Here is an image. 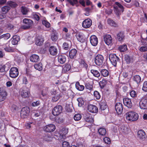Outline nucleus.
<instances>
[{
    "label": "nucleus",
    "mask_w": 147,
    "mask_h": 147,
    "mask_svg": "<svg viewBox=\"0 0 147 147\" xmlns=\"http://www.w3.org/2000/svg\"><path fill=\"white\" fill-rule=\"evenodd\" d=\"M71 5L73 6L75 4H76L78 3L77 0H67Z\"/></svg>",
    "instance_id": "5fc2aeb1"
},
{
    "label": "nucleus",
    "mask_w": 147,
    "mask_h": 147,
    "mask_svg": "<svg viewBox=\"0 0 147 147\" xmlns=\"http://www.w3.org/2000/svg\"><path fill=\"white\" fill-rule=\"evenodd\" d=\"M99 134L102 136L105 135L106 133V129L103 128H100L98 130Z\"/></svg>",
    "instance_id": "f704fd0d"
},
{
    "label": "nucleus",
    "mask_w": 147,
    "mask_h": 147,
    "mask_svg": "<svg viewBox=\"0 0 147 147\" xmlns=\"http://www.w3.org/2000/svg\"><path fill=\"white\" fill-rule=\"evenodd\" d=\"M21 12L24 15H27L29 11L28 8L25 6H22L21 8Z\"/></svg>",
    "instance_id": "c85d7f7f"
},
{
    "label": "nucleus",
    "mask_w": 147,
    "mask_h": 147,
    "mask_svg": "<svg viewBox=\"0 0 147 147\" xmlns=\"http://www.w3.org/2000/svg\"><path fill=\"white\" fill-rule=\"evenodd\" d=\"M82 116L80 114H77L75 115L74 117V119L75 121H78L80 120Z\"/></svg>",
    "instance_id": "3c124183"
},
{
    "label": "nucleus",
    "mask_w": 147,
    "mask_h": 147,
    "mask_svg": "<svg viewBox=\"0 0 147 147\" xmlns=\"http://www.w3.org/2000/svg\"><path fill=\"white\" fill-rule=\"evenodd\" d=\"M30 59L31 61L33 62H36L39 60L38 56L36 54L32 55L30 57Z\"/></svg>",
    "instance_id": "5701e85b"
},
{
    "label": "nucleus",
    "mask_w": 147,
    "mask_h": 147,
    "mask_svg": "<svg viewBox=\"0 0 147 147\" xmlns=\"http://www.w3.org/2000/svg\"><path fill=\"white\" fill-rule=\"evenodd\" d=\"M92 86L88 83L86 85V88L88 89L91 90L92 89Z\"/></svg>",
    "instance_id": "338daca9"
},
{
    "label": "nucleus",
    "mask_w": 147,
    "mask_h": 147,
    "mask_svg": "<svg viewBox=\"0 0 147 147\" xmlns=\"http://www.w3.org/2000/svg\"><path fill=\"white\" fill-rule=\"evenodd\" d=\"M34 68L38 71H41L42 69V65L41 63L36 64L34 65Z\"/></svg>",
    "instance_id": "a19ab883"
},
{
    "label": "nucleus",
    "mask_w": 147,
    "mask_h": 147,
    "mask_svg": "<svg viewBox=\"0 0 147 147\" xmlns=\"http://www.w3.org/2000/svg\"><path fill=\"white\" fill-rule=\"evenodd\" d=\"M32 15L33 18L36 20L38 21L40 19V15L39 14L33 13Z\"/></svg>",
    "instance_id": "864d4df0"
},
{
    "label": "nucleus",
    "mask_w": 147,
    "mask_h": 147,
    "mask_svg": "<svg viewBox=\"0 0 147 147\" xmlns=\"http://www.w3.org/2000/svg\"><path fill=\"white\" fill-rule=\"evenodd\" d=\"M109 57L111 63L114 66L116 67L117 63L119 61V58L115 54H110L109 55Z\"/></svg>",
    "instance_id": "f03ea898"
},
{
    "label": "nucleus",
    "mask_w": 147,
    "mask_h": 147,
    "mask_svg": "<svg viewBox=\"0 0 147 147\" xmlns=\"http://www.w3.org/2000/svg\"><path fill=\"white\" fill-rule=\"evenodd\" d=\"M121 131L124 133L127 134L128 133L129 131V129L125 127V126L123 125H122L120 127Z\"/></svg>",
    "instance_id": "58836bf2"
},
{
    "label": "nucleus",
    "mask_w": 147,
    "mask_h": 147,
    "mask_svg": "<svg viewBox=\"0 0 147 147\" xmlns=\"http://www.w3.org/2000/svg\"><path fill=\"white\" fill-rule=\"evenodd\" d=\"M117 38L119 41H121L124 39L125 36L123 33L120 32L117 34Z\"/></svg>",
    "instance_id": "bb28decb"
},
{
    "label": "nucleus",
    "mask_w": 147,
    "mask_h": 147,
    "mask_svg": "<svg viewBox=\"0 0 147 147\" xmlns=\"http://www.w3.org/2000/svg\"><path fill=\"white\" fill-rule=\"evenodd\" d=\"M72 106L71 105V102L69 104L67 103L65 107V110L67 112H71L72 111Z\"/></svg>",
    "instance_id": "7c9ffc66"
},
{
    "label": "nucleus",
    "mask_w": 147,
    "mask_h": 147,
    "mask_svg": "<svg viewBox=\"0 0 147 147\" xmlns=\"http://www.w3.org/2000/svg\"><path fill=\"white\" fill-rule=\"evenodd\" d=\"M76 89L79 91H82L84 90V87L82 85H80L78 82H77L76 84Z\"/></svg>",
    "instance_id": "72a5a7b5"
},
{
    "label": "nucleus",
    "mask_w": 147,
    "mask_h": 147,
    "mask_svg": "<svg viewBox=\"0 0 147 147\" xmlns=\"http://www.w3.org/2000/svg\"><path fill=\"white\" fill-rule=\"evenodd\" d=\"M141 80V79L140 76L138 75H136L134 76L133 78L134 80L136 82L137 84H138L140 82Z\"/></svg>",
    "instance_id": "c03bdc74"
},
{
    "label": "nucleus",
    "mask_w": 147,
    "mask_h": 147,
    "mask_svg": "<svg viewBox=\"0 0 147 147\" xmlns=\"http://www.w3.org/2000/svg\"><path fill=\"white\" fill-rule=\"evenodd\" d=\"M115 4L118 7L121 9V11L122 12L124 11V7L123 6L121 5L120 4L117 2H115Z\"/></svg>",
    "instance_id": "052dcab7"
},
{
    "label": "nucleus",
    "mask_w": 147,
    "mask_h": 147,
    "mask_svg": "<svg viewBox=\"0 0 147 147\" xmlns=\"http://www.w3.org/2000/svg\"><path fill=\"white\" fill-rule=\"evenodd\" d=\"M114 10L115 14L118 16H119L121 14V9H119L117 6H114Z\"/></svg>",
    "instance_id": "2f4dec72"
},
{
    "label": "nucleus",
    "mask_w": 147,
    "mask_h": 147,
    "mask_svg": "<svg viewBox=\"0 0 147 147\" xmlns=\"http://www.w3.org/2000/svg\"><path fill=\"white\" fill-rule=\"evenodd\" d=\"M104 40L106 44L109 45L112 42L113 39L111 36L109 34H106L104 36Z\"/></svg>",
    "instance_id": "9d476101"
},
{
    "label": "nucleus",
    "mask_w": 147,
    "mask_h": 147,
    "mask_svg": "<svg viewBox=\"0 0 147 147\" xmlns=\"http://www.w3.org/2000/svg\"><path fill=\"white\" fill-rule=\"evenodd\" d=\"M3 65L6 71H7L11 67V65L10 63L8 62Z\"/></svg>",
    "instance_id": "bf43d9fd"
},
{
    "label": "nucleus",
    "mask_w": 147,
    "mask_h": 147,
    "mask_svg": "<svg viewBox=\"0 0 147 147\" xmlns=\"http://www.w3.org/2000/svg\"><path fill=\"white\" fill-rule=\"evenodd\" d=\"M62 110V108L61 106H57L53 109L52 113L55 116H57L61 113Z\"/></svg>",
    "instance_id": "39448f33"
},
{
    "label": "nucleus",
    "mask_w": 147,
    "mask_h": 147,
    "mask_svg": "<svg viewBox=\"0 0 147 147\" xmlns=\"http://www.w3.org/2000/svg\"><path fill=\"white\" fill-rule=\"evenodd\" d=\"M103 60V56L100 55H98L95 58V62L96 65L100 66L102 65Z\"/></svg>",
    "instance_id": "423d86ee"
},
{
    "label": "nucleus",
    "mask_w": 147,
    "mask_h": 147,
    "mask_svg": "<svg viewBox=\"0 0 147 147\" xmlns=\"http://www.w3.org/2000/svg\"><path fill=\"white\" fill-rule=\"evenodd\" d=\"M19 74L18 69L16 67H12L10 69L9 71V76L12 78L17 77Z\"/></svg>",
    "instance_id": "20e7f679"
},
{
    "label": "nucleus",
    "mask_w": 147,
    "mask_h": 147,
    "mask_svg": "<svg viewBox=\"0 0 147 147\" xmlns=\"http://www.w3.org/2000/svg\"><path fill=\"white\" fill-rule=\"evenodd\" d=\"M52 94L53 95L52 97V100L53 102L57 101L60 98L59 93H57L56 90L52 91Z\"/></svg>",
    "instance_id": "f8f14e48"
},
{
    "label": "nucleus",
    "mask_w": 147,
    "mask_h": 147,
    "mask_svg": "<svg viewBox=\"0 0 147 147\" xmlns=\"http://www.w3.org/2000/svg\"><path fill=\"white\" fill-rule=\"evenodd\" d=\"M103 140L105 143L108 144H109L110 143V140L109 138L107 137H106L104 138Z\"/></svg>",
    "instance_id": "69168bd1"
},
{
    "label": "nucleus",
    "mask_w": 147,
    "mask_h": 147,
    "mask_svg": "<svg viewBox=\"0 0 147 147\" xmlns=\"http://www.w3.org/2000/svg\"><path fill=\"white\" fill-rule=\"evenodd\" d=\"M11 46V43H9L8 45V47H5L4 49L5 51L7 52H13L14 51V49L10 47Z\"/></svg>",
    "instance_id": "37998d69"
},
{
    "label": "nucleus",
    "mask_w": 147,
    "mask_h": 147,
    "mask_svg": "<svg viewBox=\"0 0 147 147\" xmlns=\"http://www.w3.org/2000/svg\"><path fill=\"white\" fill-rule=\"evenodd\" d=\"M77 53V51L75 49H73L69 52V57L71 59H74Z\"/></svg>",
    "instance_id": "b1692460"
},
{
    "label": "nucleus",
    "mask_w": 147,
    "mask_h": 147,
    "mask_svg": "<svg viewBox=\"0 0 147 147\" xmlns=\"http://www.w3.org/2000/svg\"><path fill=\"white\" fill-rule=\"evenodd\" d=\"M108 23L111 26L116 27V24L112 20L110 19H108L107 20Z\"/></svg>",
    "instance_id": "8fccbe9b"
},
{
    "label": "nucleus",
    "mask_w": 147,
    "mask_h": 147,
    "mask_svg": "<svg viewBox=\"0 0 147 147\" xmlns=\"http://www.w3.org/2000/svg\"><path fill=\"white\" fill-rule=\"evenodd\" d=\"M76 36L79 41L81 42H84L83 37L81 34L79 33H77L76 35Z\"/></svg>",
    "instance_id": "ea45409f"
},
{
    "label": "nucleus",
    "mask_w": 147,
    "mask_h": 147,
    "mask_svg": "<svg viewBox=\"0 0 147 147\" xmlns=\"http://www.w3.org/2000/svg\"><path fill=\"white\" fill-rule=\"evenodd\" d=\"M30 109L28 107H25L23 108L20 112V115L22 118H25L27 116L29 113Z\"/></svg>",
    "instance_id": "6e6552de"
},
{
    "label": "nucleus",
    "mask_w": 147,
    "mask_h": 147,
    "mask_svg": "<svg viewBox=\"0 0 147 147\" xmlns=\"http://www.w3.org/2000/svg\"><path fill=\"white\" fill-rule=\"evenodd\" d=\"M42 24L47 28H49L50 26V24L45 20L42 21Z\"/></svg>",
    "instance_id": "680f3d73"
},
{
    "label": "nucleus",
    "mask_w": 147,
    "mask_h": 147,
    "mask_svg": "<svg viewBox=\"0 0 147 147\" xmlns=\"http://www.w3.org/2000/svg\"><path fill=\"white\" fill-rule=\"evenodd\" d=\"M145 132L142 130H140L138 132V137L142 141L145 140Z\"/></svg>",
    "instance_id": "4be33fe9"
},
{
    "label": "nucleus",
    "mask_w": 147,
    "mask_h": 147,
    "mask_svg": "<svg viewBox=\"0 0 147 147\" xmlns=\"http://www.w3.org/2000/svg\"><path fill=\"white\" fill-rule=\"evenodd\" d=\"M107 82L106 80H103L99 82V85L101 88H103L107 84Z\"/></svg>",
    "instance_id": "a18cd8bd"
},
{
    "label": "nucleus",
    "mask_w": 147,
    "mask_h": 147,
    "mask_svg": "<svg viewBox=\"0 0 147 147\" xmlns=\"http://www.w3.org/2000/svg\"><path fill=\"white\" fill-rule=\"evenodd\" d=\"M77 101L78 102V105L79 107H81L84 104V101L82 98H78Z\"/></svg>",
    "instance_id": "09e8293b"
},
{
    "label": "nucleus",
    "mask_w": 147,
    "mask_h": 147,
    "mask_svg": "<svg viewBox=\"0 0 147 147\" xmlns=\"http://www.w3.org/2000/svg\"><path fill=\"white\" fill-rule=\"evenodd\" d=\"M88 110L90 112L93 113H96L98 111V109L97 107L92 105H88Z\"/></svg>",
    "instance_id": "4468645a"
},
{
    "label": "nucleus",
    "mask_w": 147,
    "mask_h": 147,
    "mask_svg": "<svg viewBox=\"0 0 147 147\" xmlns=\"http://www.w3.org/2000/svg\"><path fill=\"white\" fill-rule=\"evenodd\" d=\"M119 49L121 52L125 51L127 50V46L126 45L121 46L119 47Z\"/></svg>",
    "instance_id": "79ce46f5"
},
{
    "label": "nucleus",
    "mask_w": 147,
    "mask_h": 147,
    "mask_svg": "<svg viewBox=\"0 0 147 147\" xmlns=\"http://www.w3.org/2000/svg\"><path fill=\"white\" fill-rule=\"evenodd\" d=\"M55 129V126L53 124H49L44 126L43 129L46 132H51L53 131Z\"/></svg>",
    "instance_id": "0eeeda50"
},
{
    "label": "nucleus",
    "mask_w": 147,
    "mask_h": 147,
    "mask_svg": "<svg viewBox=\"0 0 147 147\" xmlns=\"http://www.w3.org/2000/svg\"><path fill=\"white\" fill-rule=\"evenodd\" d=\"M139 106L141 109H147V99L142 98L140 102Z\"/></svg>",
    "instance_id": "1a4fd4ad"
},
{
    "label": "nucleus",
    "mask_w": 147,
    "mask_h": 147,
    "mask_svg": "<svg viewBox=\"0 0 147 147\" xmlns=\"http://www.w3.org/2000/svg\"><path fill=\"white\" fill-rule=\"evenodd\" d=\"M90 40L91 44L93 46H96L98 43V38L96 36L94 35L91 36Z\"/></svg>",
    "instance_id": "f3484780"
},
{
    "label": "nucleus",
    "mask_w": 147,
    "mask_h": 147,
    "mask_svg": "<svg viewBox=\"0 0 147 147\" xmlns=\"http://www.w3.org/2000/svg\"><path fill=\"white\" fill-rule=\"evenodd\" d=\"M91 72L94 76L96 77H99L100 75V74L99 72L96 70L93 69H92L91 70Z\"/></svg>",
    "instance_id": "4c0bfd02"
},
{
    "label": "nucleus",
    "mask_w": 147,
    "mask_h": 147,
    "mask_svg": "<svg viewBox=\"0 0 147 147\" xmlns=\"http://www.w3.org/2000/svg\"><path fill=\"white\" fill-rule=\"evenodd\" d=\"M23 22L25 25L23 26L24 29H27L30 28L32 26L33 23L32 20L28 18L24 19Z\"/></svg>",
    "instance_id": "7ed1b4c3"
},
{
    "label": "nucleus",
    "mask_w": 147,
    "mask_h": 147,
    "mask_svg": "<svg viewBox=\"0 0 147 147\" xmlns=\"http://www.w3.org/2000/svg\"><path fill=\"white\" fill-rule=\"evenodd\" d=\"M72 93V91L70 89H68L65 92L66 95V98H68Z\"/></svg>",
    "instance_id": "e2e57ef3"
},
{
    "label": "nucleus",
    "mask_w": 147,
    "mask_h": 147,
    "mask_svg": "<svg viewBox=\"0 0 147 147\" xmlns=\"http://www.w3.org/2000/svg\"><path fill=\"white\" fill-rule=\"evenodd\" d=\"M71 46V42L70 41H67L65 42V50H69Z\"/></svg>",
    "instance_id": "473e14b6"
},
{
    "label": "nucleus",
    "mask_w": 147,
    "mask_h": 147,
    "mask_svg": "<svg viewBox=\"0 0 147 147\" xmlns=\"http://www.w3.org/2000/svg\"><path fill=\"white\" fill-rule=\"evenodd\" d=\"M10 9V7L7 5L2 7L1 9L3 14H6L9 11Z\"/></svg>",
    "instance_id": "cd10ccee"
},
{
    "label": "nucleus",
    "mask_w": 147,
    "mask_h": 147,
    "mask_svg": "<svg viewBox=\"0 0 147 147\" xmlns=\"http://www.w3.org/2000/svg\"><path fill=\"white\" fill-rule=\"evenodd\" d=\"M6 92L2 88H0V102L4 100L6 98Z\"/></svg>",
    "instance_id": "2eb2a0df"
},
{
    "label": "nucleus",
    "mask_w": 147,
    "mask_h": 147,
    "mask_svg": "<svg viewBox=\"0 0 147 147\" xmlns=\"http://www.w3.org/2000/svg\"><path fill=\"white\" fill-rule=\"evenodd\" d=\"M44 41V39L42 36H38L36 38L35 44L38 46H40L43 44Z\"/></svg>",
    "instance_id": "ddd939ff"
},
{
    "label": "nucleus",
    "mask_w": 147,
    "mask_h": 147,
    "mask_svg": "<svg viewBox=\"0 0 147 147\" xmlns=\"http://www.w3.org/2000/svg\"><path fill=\"white\" fill-rule=\"evenodd\" d=\"M101 74L104 77H107L109 75V73L106 69H102L101 71Z\"/></svg>",
    "instance_id": "de8ad7c7"
},
{
    "label": "nucleus",
    "mask_w": 147,
    "mask_h": 147,
    "mask_svg": "<svg viewBox=\"0 0 147 147\" xmlns=\"http://www.w3.org/2000/svg\"><path fill=\"white\" fill-rule=\"evenodd\" d=\"M115 109L118 114L121 113L123 111V107L122 103L120 102L117 103L115 105Z\"/></svg>",
    "instance_id": "9b49d317"
},
{
    "label": "nucleus",
    "mask_w": 147,
    "mask_h": 147,
    "mask_svg": "<svg viewBox=\"0 0 147 147\" xmlns=\"http://www.w3.org/2000/svg\"><path fill=\"white\" fill-rule=\"evenodd\" d=\"M123 102L125 105L129 108H131L132 106L131 100L128 98H124Z\"/></svg>",
    "instance_id": "aec40b11"
},
{
    "label": "nucleus",
    "mask_w": 147,
    "mask_h": 147,
    "mask_svg": "<svg viewBox=\"0 0 147 147\" xmlns=\"http://www.w3.org/2000/svg\"><path fill=\"white\" fill-rule=\"evenodd\" d=\"M94 96L97 99H99L100 97L99 93L97 91H95L94 92Z\"/></svg>",
    "instance_id": "4d7b16f0"
},
{
    "label": "nucleus",
    "mask_w": 147,
    "mask_h": 147,
    "mask_svg": "<svg viewBox=\"0 0 147 147\" xmlns=\"http://www.w3.org/2000/svg\"><path fill=\"white\" fill-rule=\"evenodd\" d=\"M1 38H3L4 39L7 40L10 38V35L9 33H7L1 35Z\"/></svg>",
    "instance_id": "6e6d98bb"
},
{
    "label": "nucleus",
    "mask_w": 147,
    "mask_h": 147,
    "mask_svg": "<svg viewBox=\"0 0 147 147\" xmlns=\"http://www.w3.org/2000/svg\"><path fill=\"white\" fill-rule=\"evenodd\" d=\"M50 54L52 55L55 56L58 53L57 49L55 47L52 46L50 47L49 49Z\"/></svg>",
    "instance_id": "a211bd4d"
},
{
    "label": "nucleus",
    "mask_w": 147,
    "mask_h": 147,
    "mask_svg": "<svg viewBox=\"0 0 147 147\" xmlns=\"http://www.w3.org/2000/svg\"><path fill=\"white\" fill-rule=\"evenodd\" d=\"M20 94L22 97L26 98L28 96L29 92L25 89H21L20 90Z\"/></svg>",
    "instance_id": "412c9836"
},
{
    "label": "nucleus",
    "mask_w": 147,
    "mask_h": 147,
    "mask_svg": "<svg viewBox=\"0 0 147 147\" xmlns=\"http://www.w3.org/2000/svg\"><path fill=\"white\" fill-rule=\"evenodd\" d=\"M59 133L60 134V136H59V139L60 140L63 142L62 146L63 147H64V144H63L64 142V131L63 130L62 131H59Z\"/></svg>",
    "instance_id": "c756f323"
},
{
    "label": "nucleus",
    "mask_w": 147,
    "mask_h": 147,
    "mask_svg": "<svg viewBox=\"0 0 147 147\" xmlns=\"http://www.w3.org/2000/svg\"><path fill=\"white\" fill-rule=\"evenodd\" d=\"M84 118L85 120L87 122L91 123L94 121L93 118L89 114H87L85 116Z\"/></svg>",
    "instance_id": "393cba45"
},
{
    "label": "nucleus",
    "mask_w": 147,
    "mask_h": 147,
    "mask_svg": "<svg viewBox=\"0 0 147 147\" xmlns=\"http://www.w3.org/2000/svg\"><path fill=\"white\" fill-rule=\"evenodd\" d=\"M71 68V66L69 64H67L65 65V71H69Z\"/></svg>",
    "instance_id": "0e129e2a"
},
{
    "label": "nucleus",
    "mask_w": 147,
    "mask_h": 147,
    "mask_svg": "<svg viewBox=\"0 0 147 147\" xmlns=\"http://www.w3.org/2000/svg\"><path fill=\"white\" fill-rule=\"evenodd\" d=\"M142 89L145 92H147V81L144 82Z\"/></svg>",
    "instance_id": "13d9d810"
},
{
    "label": "nucleus",
    "mask_w": 147,
    "mask_h": 147,
    "mask_svg": "<svg viewBox=\"0 0 147 147\" xmlns=\"http://www.w3.org/2000/svg\"><path fill=\"white\" fill-rule=\"evenodd\" d=\"M7 4L10 7H11L12 8L15 7L18 5V4L16 2L12 1L7 2Z\"/></svg>",
    "instance_id": "e433bc0d"
},
{
    "label": "nucleus",
    "mask_w": 147,
    "mask_h": 147,
    "mask_svg": "<svg viewBox=\"0 0 147 147\" xmlns=\"http://www.w3.org/2000/svg\"><path fill=\"white\" fill-rule=\"evenodd\" d=\"M125 59L127 63H129L132 60V58H130L129 56L127 55L125 56Z\"/></svg>",
    "instance_id": "603ef678"
},
{
    "label": "nucleus",
    "mask_w": 147,
    "mask_h": 147,
    "mask_svg": "<svg viewBox=\"0 0 147 147\" xmlns=\"http://www.w3.org/2000/svg\"><path fill=\"white\" fill-rule=\"evenodd\" d=\"M92 21L90 19L85 20L82 23V26L85 28H89L92 25Z\"/></svg>",
    "instance_id": "dca6fc26"
},
{
    "label": "nucleus",
    "mask_w": 147,
    "mask_h": 147,
    "mask_svg": "<svg viewBox=\"0 0 147 147\" xmlns=\"http://www.w3.org/2000/svg\"><path fill=\"white\" fill-rule=\"evenodd\" d=\"M64 56L63 55H59L58 57V61L61 64H63L64 62Z\"/></svg>",
    "instance_id": "49530a36"
},
{
    "label": "nucleus",
    "mask_w": 147,
    "mask_h": 147,
    "mask_svg": "<svg viewBox=\"0 0 147 147\" xmlns=\"http://www.w3.org/2000/svg\"><path fill=\"white\" fill-rule=\"evenodd\" d=\"M105 102V100H101L100 103V106L101 110H104L107 108V105Z\"/></svg>",
    "instance_id": "a878e982"
},
{
    "label": "nucleus",
    "mask_w": 147,
    "mask_h": 147,
    "mask_svg": "<svg viewBox=\"0 0 147 147\" xmlns=\"http://www.w3.org/2000/svg\"><path fill=\"white\" fill-rule=\"evenodd\" d=\"M140 50L141 52L147 51V47L146 46L141 47L140 49Z\"/></svg>",
    "instance_id": "774afa93"
},
{
    "label": "nucleus",
    "mask_w": 147,
    "mask_h": 147,
    "mask_svg": "<svg viewBox=\"0 0 147 147\" xmlns=\"http://www.w3.org/2000/svg\"><path fill=\"white\" fill-rule=\"evenodd\" d=\"M20 40L19 37L17 35H15L13 36L12 38L10 40L11 42L10 43L13 45H17Z\"/></svg>",
    "instance_id": "6ab92c4d"
},
{
    "label": "nucleus",
    "mask_w": 147,
    "mask_h": 147,
    "mask_svg": "<svg viewBox=\"0 0 147 147\" xmlns=\"http://www.w3.org/2000/svg\"><path fill=\"white\" fill-rule=\"evenodd\" d=\"M57 34L56 31L54 30L51 34V38L53 41H56L57 39Z\"/></svg>",
    "instance_id": "c9c22d12"
},
{
    "label": "nucleus",
    "mask_w": 147,
    "mask_h": 147,
    "mask_svg": "<svg viewBox=\"0 0 147 147\" xmlns=\"http://www.w3.org/2000/svg\"><path fill=\"white\" fill-rule=\"evenodd\" d=\"M126 117L127 120L131 121H134L138 119V115L136 112L130 111L126 113Z\"/></svg>",
    "instance_id": "f257e3e1"
}]
</instances>
